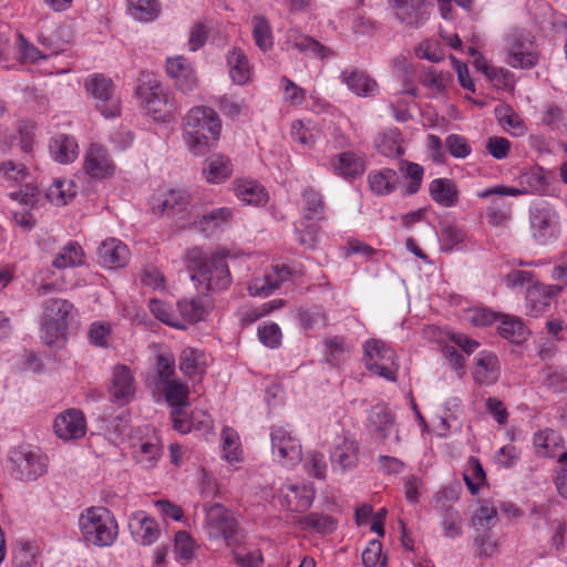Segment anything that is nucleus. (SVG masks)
I'll use <instances>...</instances> for the list:
<instances>
[{
	"label": "nucleus",
	"instance_id": "54",
	"mask_svg": "<svg viewBox=\"0 0 567 567\" xmlns=\"http://www.w3.org/2000/svg\"><path fill=\"white\" fill-rule=\"evenodd\" d=\"M303 216L307 220H322L324 218V203L320 193L312 188L302 193Z\"/></svg>",
	"mask_w": 567,
	"mask_h": 567
},
{
	"label": "nucleus",
	"instance_id": "41",
	"mask_svg": "<svg viewBox=\"0 0 567 567\" xmlns=\"http://www.w3.org/2000/svg\"><path fill=\"white\" fill-rule=\"evenodd\" d=\"M162 454L157 437L140 441L133 444V455L136 462L144 468L156 466Z\"/></svg>",
	"mask_w": 567,
	"mask_h": 567
},
{
	"label": "nucleus",
	"instance_id": "60",
	"mask_svg": "<svg viewBox=\"0 0 567 567\" xmlns=\"http://www.w3.org/2000/svg\"><path fill=\"white\" fill-rule=\"evenodd\" d=\"M505 286L513 291L526 290L528 293L529 289L538 284L534 274L526 270L514 269L508 272L503 279Z\"/></svg>",
	"mask_w": 567,
	"mask_h": 567
},
{
	"label": "nucleus",
	"instance_id": "13",
	"mask_svg": "<svg viewBox=\"0 0 567 567\" xmlns=\"http://www.w3.org/2000/svg\"><path fill=\"white\" fill-rule=\"evenodd\" d=\"M85 89L93 97L96 110L105 118L121 115V101L111 79L103 74H93L85 80Z\"/></svg>",
	"mask_w": 567,
	"mask_h": 567
},
{
	"label": "nucleus",
	"instance_id": "36",
	"mask_svg": "<svg viewBox=\"0 0 567 567\" xmlns=\"http://www.w3.org/2000/svg\"><path fill=\"white\" fill-rule=\"evenodd\" d=\"M431 198L442 207H454L458 200V189L454 181L450 178H435L430 183Z\"/></svg>",
	"mask_w": 567,
	"mask_h": 567
},
{
	"label": "nucleus",
	"instance_id": "46",
	"mask_svg": "<svg viewBox=\"0 0 567 567\" xmlns=\"http://www.w3.org/2000/svg\"><path fill=\"white\" fill-rule=\"evenodd\" d=\"M178 319L183 322L184 330L189 323H196L205 319L207 309L199 298L182 299L177 302Z\"/></svg>",
	"mask_w": 567,
	"mask_h": 567
},
{
	"label": "nucleus",
	"instance_id": "11",
	"mask_svg": "<svg viewBox=\"0 0 567 567\" xmlns=\"http://www.w3.org/2000/svg\"><path fill=\"white\" fill-rule=\"evenodd\" d=\"M528 215L530 234L536 243L546 245L558 238L560 218L551 204L545 200L535 202L530 205Z\"/></svg>",
	"mask_w": 567,
	"mask_h": 567
},
{
	"label": "nucleus",
	"instance_id": "62",
	"mask_svg": "<svg viewBox=\"0 0 567 567\" xmlns=\"http://www.w3.org/2000/svg\"><path fill=\"white\" fill-rule=\"evenodd\" d=\"M498 522L497 509L487 502H483L475 511L472 524L477 530H488Z\"/></svg>",
	"mask_w": 567,
	"mask_h": 567
},
{
	"label": "nucleus",
	"instance_id": "58",
	"mask_svg": "<svg viewBox=\"0 0 567 567\" xmlns=\"http://www.w3.org/2000/svg\"><path fill=\"white\" fill-rule=\"evenodd\" d=\"M284 103L291 107H301L307 100V91L287 76H282L279 83Z\"/></svg>",
	"mask_w": 567,
	"mask_h": 567
},
{
	"label": "nucleus",
	"instance_id": "4",
	"mask_svg": "<svg viewBox=\"0 0 567 567\" xmlns=\"http://www.w3.org/2000/svg\"><path fill=\"white\" fill-rule=\"evenodd\" d=\"M154 391L162 392L166 403L171 406L173 427L182 434L197 430H209L212 421L206 413H194L190 419L185 416L184 409L188 405L189 388L186 383L176 379L157 383Z\"/></svg>",
	"mask_w": 567,
	"mask_h": 567
},
{
	"label": "nucleus",
	"instance_id": "43",
	"mask_svg": "<svg viewBox=\"0 0 567 567\" xmlns=\"http://www.w3.org/2000/svg\"><path fill=\"white\" fill-rule=\"evenodd\" d=\"M290 135L303 150H310L317 143L319 130L312 121L296 120L291 123Z\"/></svg>",
	"mask_w": 567,
	"mask_h": 567
},
{
	"label": "nucleus",
	"instance_id": "59",
	"mask_svg": "<svg viewBox=\"0 0 567 567\" xmlns=\"http://www.w3.org/2000/svg\"><path fill=\"white\" fill-rule=\"evenodd\" d=\"M464 481L472 495L478 494L481 487L486 483L485 472L477 458L471 457L468 460L464 473Z\"/></svg>",
	"mask_w": 567,
	"mask_h": 567
},
{
	"label": "nucleus",
	"instance_id": "50",
	"mask_svg": "<svg viewBox=\"0 0 567 567\" xmlns=\"http://www.w3.org/2000/svg\"><path fill=\"white\" fill-rule=\"evenodd\" d=\"M76 194V185L71 179L56 178L47 190V198L55 206L66 205Z\"/></svg>",
	"mask_w": 567,
	"mask_h": 567
},
{
	"label": "nucleus",
	"instance_id": "63",
	"mask_svg": "<svg viewBox=\"0 0 567 567\" xmlns=\"http://www.w3.org/2000/svg\"><path fill=\"white\" fill-rule=\"evenodd\" d=\"M465 240V231L457 226L449 225L442 229L441 243L445 251L462 250Z\"/></svg>",
	"mask_w": 567,
	"mask_h": 567
},
{
	"label": "nucleus",
	"instance_id": "42",
	"mask_svg": "<svg viewBox=\"0 0 567 567\" xmlns=\"http://www.w3.org/2000/svg\"><path fill=\"white\" fill-rule=\"evenodd\" d=\"M127 14L136 21L148 23L161 14L158 0H127Z\"/></svg>",
	"mask_w": 567,
	"mask_h": 567
},
{
	"label": "nucleus",
	"instance_id": "15",
	"mask_svg": "<svg viewBox=\"0 0 567 567\" xmlns=\"http://www.w3.org/2000/svg\"><path fill=\"white\" fill-rule=\"evenodd\" d=\"M83 171L91 179L104 181L115 175L116 164L104 145L92 142L84 153Z\"/></svg>",
	"mask_w": 567,
	"mask_h": 567
},
{
	"label": "nucleus",
	"instance_id": "31",
	"mask_svg": "<svg viewBox=\"0 0 567 567\" xmlns=\"http://www.w3.org/2000/svg\"><path fill=\"white\" fill-rule=\"evenodd\" d=\"M340 80L358 96H374L379 91L378 83L369 74L357 69L343 70Z\"/></svg>",
	"mask_w": 567,
	"mask_h": 567
},
{
	"label": "nucleus",
	"instance_id": "39",
	"mask_svg": "<svg viewBox=\"0 0 567 567\" xmlns=\"http://www.w3.org/2000/svg\"><path fill=\"white\" fill-rule=\"evenodd\" d=\"M464 420L462 402L457 398H450L443 404V412L440 416V435L446 436L454 429H461Z\"/></svg>",
	"mask_w": 567,
	"mask_h": 567
},
{
	"label": "nucleus",
	"instance_id": "29",
	"mask_svg": "<svg viewBox=\"0 0 567 567\" xmlns=\"http://www.w3.org/2000/svg\"><path fill=\"white\" fill-rule=\"evenodd\" d=\"M473 379L480 385L495 384L501 375V365L495 353L481 351L474 359Z\"/></svg>",
	"mask_w": 567,
	"mask_h": 567
},
{
	"label": "nucleus",
	"instance_id": "5",
	"mask_svg": "<svg viewBox=\"0 0 567 567\" xmlns=\"http://www.w3.org/2000/svg\"><path fill=\"white\" fill-rule=\"evenodd\" d=\"M81 539L94 547H111L118 538V523L115 515L105 506H89L78 516Z\"/></svg>",
	"mask_w": 567,
	"mask_h": 567
},
{
	"label": "nucleus",
	"instance_id": "26",
	"mask_svg": "<svg viewBox=\"0 0 567 567\" xmlns=\"http://www.w3.org/2000/svg\"><path fill=\"white\" fill-rule=\"evenodd\" d=\"M231 187L236 198L244 205L261 207L269 200L268 190L254 178H236L231 183Z\"/></svg>",
	"mask_w": 567,
	"mask_h": 567
},
{
	"label": "nucleus",
	"instance_id": "38",
	"mask_svg": "<svg viewBox=\"0 0 567 567\" xmlns=\"http://www.w3.org/2000/svg\"><path fill=\"white\" fill-rule=\"evenodd\" d=\"M227 65L235 84L245 85L251 80L252 68L243 50H230L227 54Z\"/></svg>",
	"mask_w": 567,
	"mask_h": 567
},
{
	"label": "nucleus",
	"instance_id": "23",
	"mask_svg": "<svg viewBox=\"0 0 567 567\" xmlns=\"http://www.w3.org/2000/svg\"><path fill=\"white\" fill-rule=\"evenodd\" d=\"M166 72L174 81L176 87L183 92H190L198 84L196 70L193 63L183 55L167 58Z\"/></svg>",
	"mask_w": 567,
	"mask_h": 567
},
{
	"label": "nucleus",
	"instance_id": "7",
	"mask_svg": "<svg viewBox=\"0 0 567 567\" xmlns=\"http://www.w3.org/2000/svg\"><path fill=\"white\" fill-rule=\"evenodd\" d=\"M515 186L495 185L477 192V197L487 199L492 196L544 195L549 186L547 172L540 166L525 167L519 171Z\"/></svg>",
	"mask_w": 567,
	"mask_h": 567
},
{
	"label": "nucleus",
	"instance_id": "48",
	"mask_svg": "<svg viewBox=\"0 0 567 567\" xmlns=\"http://www.w3.org/2000/svg\"><path fill=\"white\" fill-rule=\"evenodd\" d=\"M221 451L223 457L230 464L235 465L243 460V450L238 433L229 427L224 426L221 430Z\"/></svg>",
	"mask_w": 567,
	"mask_h": 567
},
{
	"label": "nucleus",
	"instance_id": "12",
	"mask_svg": "<svg viewBox=\"0 0 567 567\" xmlns=\"http://www.w3.org/2000/svg\"><path fill=\"white\" fill-rule=\"evenodd\" d=\"M505 62L514 69H532L539 60L537 49L529 37L512 30L505 37Z\"/></svg>",
	"mask_w": 567,
	"mask_h": 567
},
{
	"label": "nucleus",
	"instance_id": "53",
	"mask_svg": "<svg viewBox=\"0 0 567 567\" xmlns=\"http://www.w3.org/2000/svg\"><path fill=\"white\" fill-rule=\"evenodd\" d=\"M252 37L255 44L267 52L274 47V35L269 21L264 16H254L251 19Z\"/></svg>",
	"mask_w": 567,
	"mask_h": 567
},
{
	"label": "nucleus",
	"instance_id": "35",
	"mask_svg": "<svg viewBox=\"0 0 567 567\" xmlns=\"http://www.w3.org/2000/svg\"><path fill=\"white\" fill-rule=\"evenodd\" d=\"M370 190L377 196H388L396 190L400 177L394 169H373L368 174Z\"/></svg>",
	"mask_w": 567,
	"mask_h": 567
},
{
	"label": "nucleus",
	"instance_id": "49",
	"mask_svg": "<svg viewBox=\"0 0 567 567\" xmlns=\"http://www.w3.org/2000/svg\"><path fill=\"white\" fill-rule=\"evenodd\" d=\"M84 264V251L75 241H69L55 255L52 265L58 269L78 267Z\"/></svg>",
	"mask_w": 567,
	"mask_h": 567
},
{
	"label": "nucleus",
	"instance_id": "40",
	"mask_svg": "<svg viewBox=\"0 0 567 567\" xmlns=\"http://www.w3.org/2000/svg\"><path fill=\"white\" fill-rule=\"evenodd\" d=\"M235 217V210L230 207H219L204 214L198 220L194 219V224L203 231L213 233L224 227L229 226Z\"/></svg>",
	"mask_w": 567,
	"mask_h": 567
},
{
	"label": "nucleus",
	"instance_id": "61",
	"mask_svg": "<svg viewBox=\"0 0 567 567\" xmlns=\"http://www.w3.org/2000/svg\"><path fill=\"white\" fill-rule=\"evenodd\" d=\"M441 525L444 537L454 539L460 537L463 533L462 515L453 507L443 509Z\"/></svg>",
	"mask_w": 567,
	"mask_h": 567
},
{
	"label": "nucleus",
	"instance_id": "6",
	"mask_svg": "<svg viewBox=\"0 0 567 567\" xmlns=\"http://www.w3.org/2000/svg\"><path fill=\"white\" fill-rule=\"evenodd\" d=\"M135 97L142 112L159 123H169L175 120L176 102L171 92L156 80L141 83L135 90Z\"/></svg>",
	"mask_w": 567,
	"mask_h": 567
},
{
	"label": "nucleus",
	"instance_id": "19",
	"mask_svg": "<svg viewBox=\"0 0 567 567\" xmlns=\"http://www.w3.org/2000/svg\"><path fill=\"white\" fill-rule=\"evenodd\" d=\"M360 449L358 442L348 435L340 434L333 440L330 461L336 471L347 472L357 467Z\"/></svg>",
	"mask_w": 567,
	"mask_h": 567
},
{
	"label": "nucleus",
	"instance_id": "24",
	"mask_svg": "<svg viewBox=\"0 0 567 567\" xmlns=\"http://www.w3.org/2000/svg\"><path fill=\"white\" fill-rule=\"evenodd\" d=\"M369 427L372 433L382 441L399 442L395 420L391 411L384 404L373 406L368 414Z\"/></svg>",
	"mask_w": 567,
	"mask_h": 567
},
{
	"label": "nucleus",
	"instance_id": "52",
	"mask_svg": "<svg viewBox=\"0 0 567 567\" xmlns=\"http://www.w3.org/2000/svg\"><path fill=\"white\" fill-rule=\"evenodd\" d=\"M179 369L188 377L202 375L205 372V354L198 349L186 348L179 358Z\"/></svg>",
	"mask_w": 567,
	"mask_h": 567
},
{
	"label": "nucleus",
	"instance_id": "8",
	"mask_svg": "<svg viewBox=\"0 0 567 567\" xmlns=\"http://www.w3.org/2000/svg\"><path fill=\"white\" fill-rule=\"evenodd\" d=\"M9 463L12 475L21 482H34L47 474L48 456L35 446L19 445L10 450Z\"/></svg>",
	"mask_w": 567,
	"mask_h": 567
},
{
	"label": "nucleus",
	"instance_id": "20",
	"mask_svg": "<svg viewBox=\"0 0 567 567\" xmlns=\"http://www.w3.org/2000/svg\"><path fill=\"white\" fill-rule=\"evenodd\" d=\"M291 277L292 269L288 265H275L251 280L248 285V292L252 297L266 298Z\"/></svg>",
	"mask_w": 567,
	"mask_h": 567
},
{
	"label": "nucleus",
	"instance_id": "28",
	"mask_svg": "<svg viewBox=\"0 0 567 567\" xmlns=\"http://www.w3.org/2000/svg\"><path fill=\"white\" fill-rule=\"evenodd\" d=\"M128 247L116 238H107L97 248V257L102 266L109 269L123 268L130 260Z\"/></svg>",
	"mask_w": 567,
	"mask_h": 567
},
{
	"label": "nucleus",
	"instance_id": "2",
	"mask_svg": "<svg viewBox=\"0 0 567 567\" xmlns=\"http://www.w3.org/2000/svg\"><path fill=\"white\" fill-rule=\"evenodd\" d=\"M184 260L198 289L215 291L230 286L231 275L223 256L208 257L202 248L193 247L186 250Z\"/></svg>",
	"mask_w": 567,
	"mask_h": 567
},
{
	"label": "nucleus",
	"instance_id": "44",
	"mask_svg": "<svg viewBox=\"0 0 567 567\" xmlns=\"http://www.w3.org/2000/svg\"><path fill=\"white\" fill-rule=\"evenodd\" d=\"M300 529L328 535L334 532L337 524L332 517L320 513H310L295 519Z\"/></svg>",
	"mask_w": 567,
	"mask_h": 567
},
{
	"label": "nucleus",
	"instance_id": "32",
	"mask_svg": "<svg viewBox=\"0 0 567 567\" xmlns=\"http://www.w3.org/2000/svg\"><path fill=\"white\" fill-rule=\"evenodd\" d=\"M231 159L223 154H213L206 158L203 166V176L209 184H221L233 174Z\"/></svg>",
	"mask_w": 567,
	"mask_h": 567
},
{
	"label": "nucleus",
	"instance_id": "33",
	"mask_svg": "<svg viewBox=\"0 0 567 567\" xmlns=\"http://www.w3.org/2000/svg\"><path fill=\"white\" fill-rule=\"evenodd\" d=\"M286 44L297 49L299 52L326 59L332 54L331 50L315 39L301 33L297 29H289L286 32Z\"/></svg>",
	"mask_w": 567,
	"mask_h": 567
},
{
	"label": "nucleus",
	"instance_id": "17",
	"mask_svg": "<svg viewBox=\"0 0 567 567\" xmlns=\"http://www.w3.org/2000/svg\"><path fill=\"white\" fill-rule=\"evenodd\" d=\"M279 503L290 512H306L313 503L315 489L311 484L291 480L282 483L278 491Z\"/></svg>",
	"mask_w": 567,
	"mask_h": 567
},
{
	"label": "nucleus",
	"instance_id": "21",
	"mask_svg": "<svg viewBox=\"0 0 567 567\" xmlns=\"http://www.w3.org/2000/svg\"><path fill=\"white\" fill-rule=\"evenodd\" d=\"M128 529L134 542L143 546L155 544L162 534L157 520L144 511L128 516Z\"/></svg>",
	"mask_w": 567,
	"mask_h": 567
},
{
	"label": "nucleus",
	"instance_id": "45",
	"mask_svg": "<svg viewBox=\"0 0 567 567\" xmlns=\"http://www.w3.org/2000/svg\"><path fill=\"white\" fill-rule=\"evenodd\" d=\"M496 117L501 126L512 136L520 137L527 132V126L523 118L507 104L501 105L495 110Z\"/></svg>",
	"mask_w": 567,
	"mask_h": 567
},
{
	"label": "nucleus",
	"instance_id": "64",
	"mask_svg": "<svg viewBox=\"0 0 567 567\" xmlns=\"http://www.w3.org/2000/svg\"><path fill=\"white\" fill-rule=\"evenodd\" d=\"M38 554L39 547L34 543L19 544L13 554L14 567H35Z\"/></svg>",
	"mask_w": 567,
	"mask_h": 567
},
{
	"label": "nucleus",
	"instance_id": "10",
	"mask_svg": "<svg viewBox=\"0 0 567 567\" xmlns=\"http://www.w3.org/2000/svg\"><path fill=\"white\" fill-rule=\"evenodd\" d=\"M365 368L388 381H396L398 355L394 349L382 340L369 339L363 344Z\"/></svg>",
	"mask_w": 567,
	"mask_h": 567
},
{
	"label": "nucleus",
	"instance_id": "55",
	"mask_svg": "<svg viewBox=\"0 0 567 567\" xmlns=\"http://www.w3.org/2000/svg\"><path fill=\"white\" fill-rule=\"evenodd\" d=\"M113 336V323L104 320L93 321L87 329V341L91 346L106 349Z\"/></svg>",
	"mask_w": 567,
	"mask_h": 567
},
{
	"label": "nucleus",
	"instance_id": "47",
	"mask_svg": "<svg viewBox=\"0 0 567 567\" xmlns=\"http://www.w3.org/2000/svg\"><path fill=\"white\" fill-rule=\"evenodd\" d=\"M378 151L386 157L395 158L404 154L403 137L398 128H390L381 134L377 141Z\"/></svg>",
	"mask_w": 567,
	"mask_h": 567
},
{
	"label": "nucleus",
	"instance_id": "25",
	"mask_svg": "<svg viewBox=\"0 0 567 567\" xmlns=\"http://www.w3.org/2000/svg\"><path fill=\"white\" fill-rule=\"evenodd\" d=\"M151 204L154 212L174 216L186 210L189 195L183 189H158L152 196Z\"/></svg>",
	"mask_w": 567,
	"mask_h": 567
},
{
	"label": "nucleus",
	"instance_id": "27",
	"mask_svg": "<svg viewBox=\"0 0 567 567\" xmlns=\"http://www.w3.org/2000/svg\"><path fill=\"white\" fill-rule=\"evenodd\" d=\"M329 163L333 174L347 181L360 177L367 168L363 156L352 151L331 156Z\"/></svg>",
	"mask_w": 567,
	"mask_h": 567
},
{
	"label": "nucleus",
	"instance_id": "1",
	"mask_svg": "<svg viewBox=\"0 0 567 567\" xmlns=\"http://www.w3.org/2000/svg\"><path fill=\"white\" fill-rule=\"evenodd\" d=\"M182 127V137L188 152L194 156H203L217 146L223 123L214 109L198 105L186 112Z\"/></svg>",
	"mask_w": 567,
	"mask_h": 567
},
{
	"label": "nucleus",
	"instance_id": "30",
	"mask_svg": "<svg viewBox=\"0 0 567 567\" xmlns=\"http://www.w3.org/2000/svg\"><path fill=\"white\" fill-rule=\"evenodd\" d=\"M561 287L557 285L538 284L532 287L526 293V310L532 317H538L544 313L549 306L550 299L558 296Z\"/></svg>",
	"mask_w": 567,
	"mask_h": 567
},
{
	"label": "nucleus",
	"instance_id": "22",
	"mask_svg": "<svg viewBox=\"0 0 567 567\" xmlns=\"http://www.w3.org/2000/svg\"><path fill=\"white\" fill-rule=\"evenodd\" d=\"M396 18L404 24L419 28L424 24L431 13L430 0H390Z\"/></svg>",
	"mask_w": 567,
	"mask_h": 567
},
{
	"label": "nucleus",
	"instance_id": "51",
	"mask_svg": "<svg viewBox=\"0 0 567 567\" xmlns=\"http://www.w3.org/2000/svg\"><path fill=\"white\" fill-rule=\"evenodd\" d=\"M498 332L503 338L517 344L524 342L529 333L519 318L507 315H502Z\"/></svg>",
	"mask_w": 567,
	"mask_h": 567
},
{
	"label": "nucleus",
	"instance_id": "9",
	"mask_svg": "<svg viewBox=\"0 0 567 567\" xmlns=\"http://www.w3.org/2000/svg\"><path fill=\"white\" fill-rule=\"evenodd\" d=\"M205 514L204 532L209 539H223L227 547L239 545L238 522L229 509L216 503L206 507Z\"/></svg>",
	"mask_w": 567,
	"mask_h": 567
},
{
	"label": "nucleus",
	"instance_id": "3",
	"mask_svg": "<svg viewBox=\"0 0 567 567\" xmlns=\"http://www.w3.org/2000/svg\"><path fill=\"white\" fill-rule=\"evenodd\" d=\"M78 311L72 302L62 298H50L42 303L40 338L44 344L60 349L69 339V330Z\"/></svg>",
	"mask_w": 567,
	"mask_h": 567
},
{
	"label": "nucleus",
	"instance_id": "57",
	"mask_svg": "<svg viewBox=\"0 0 567 567\" xmlns=\"http://www.w3.org/2000/svg\"><path fill=\"white\" fill-rule=\"evenodd\" d=\"M310 221L306 218H300L295 224L296 240L308 249L315 248L320 237L319 227Z\"/></svg>",
	"mask_w": 567,
	"mask_h": 567
},
{
	"label": "nucleus",
	"instance_id": "18",
	"mask_svg": "<svg viewBox=\"0 0 567 567\" xmlns=\"http://www.w3.org/2000/svg\"><path fill=\"white\" fill-rule=\"evenodd\" d=\"M54 434L64 442L78 441L87 431L84 413L75 408H70L59 413L53 421Z\"/></svg>",
	"mask_w": 567,
	"mask_h": 567
},
{
	"label": "nucleus",
	"instance_id": "16",
	"mask_svg": "<svg viewBox=\"0 0 567 567\" xmlns=\"http://www.w3.org/2000/svg\"><path fill=\"white\" fill-rule=\"evenodd\" d=\"M136 381L132 369L117 363L112 368L109 383V395L112 403L124 406L132 402L136 394Z\"/></svg>",
	"mask_w": 567,
	"mask_h": 567
},
{
	"label": "nucleus",
	"instance_id": "34",
	"mask_svg": "<svg viewBox=\"0 0 567 567\" xmlns=\"http://www.w3.org/2000/svg\"><path fill=\"white\" fill-rule=\"evenodd\" d=\"M49 152L54 162L60 164H70L79 156V144L75 137L59 134L51 138Z\"/></svg>",
	"mask_w": 567,
	"mask_h": 567
},
{
	"label": "nucleus",
	"instance_id": "56",
	"mask_svg": "<svg viewBox=\"0 0 567 567\" xmlns=\"http://www.w3.org/2000/svg\"><path fill=\"white\" fill-rule=\"evenodd\" d=\"M151 313L161 322L175 329L184 330L183 322L178 319L177 313L172 306L159 299H151L148 303Z\"/></svg>",
	"mask_w": 567,
	"mask_h": 567
},
{
	"label": "nucleus",
	"instance_id": "14",
	"mask_svg": "<svg viewBox=\"0 0 567 567\" xmlns=\"http://www.w3.org/2000/svg\"><path fill=\"white\" fill-rule=\"evenodd\" d=\"M274 461L287 468H293L302 460L299 440L286 426L275 425L270 431Z\"/></svg>",
	"mask_w": 567,
	"mask_h": 567
},
{
	"label": "nucleus",
	"instance_id": "37",
	"mask_svg": "<svg viewBox=\"0 0 567 567\" xmlns=\"http://www.w3.org/2000/svg\"><path fill=\"white\" fill-rule=\"evenodd\" d=\"M533 446L538 456L551 458L564 446V437L556 430L547 427L534 433Z\"/></svg>",
	"mask_w": 567,
	"mask_h": 567
}]
</instances>
